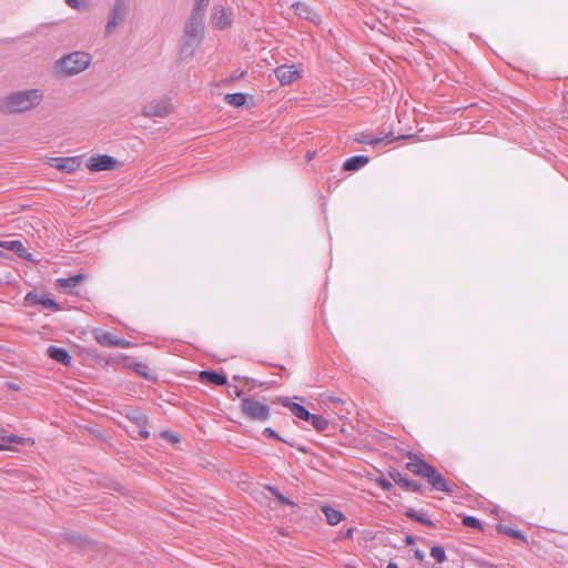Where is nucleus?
I'll list each match as a JSON object with an SVG mask.
<instances>
[{"instance_id": "f3484780", "label": "nucleus", "mask_w": 568, "mask_h": 568, "mask_svg": "<svg viewBox=\"0 0 568 568\" xmlns=\"http://www.w3.org/2000/svg\"><path fill=\"white\" fill-rule=\"evenodd\" d=\"M47 355L51 359H53L60 364H63L65 366H69L72 361V357H71L70 353L67 351V348L54 346V345H50L47 348Z\"/></svg>"}, {"instance_id": "c85d7f7f", "label": "nucleus", "mask_w": 568, "mask_h": 568, "mask_svg": "<svg viewBox=\"0 0 568 568\" xmlns=\"http://www.w3.org/2000/svg\"><path fill=\"white\" fill-rule=\"evenodd\" d=\"M133 371L145 379L153 381L155 379L154 374L151 372L150 367L144 363H134Z\"/></svg>"}, {"instance_id": "0eeeda50", "label": "nucleus", "mask_w": 568, "mask_h": 568, "mask_svg": "<svg viewBox=\"0 0 568 568\" xmlns=\"http://www.w3.org/2000/svg\"><path fill=\"white\" fill-rule=\"evenodd\" d=\"M116 163L118 161L113 156L108 154H99L89 158L87 168L92 172L110 171L115 168Z\"/></svg>"}, {"instance_id": "c756f323", "label": "nucleus", "mask_w": 568, "mask_h": 568, "mask_svg": "<svg viewBox=\"0 0 568 568\" xmlns=\"http://www.w3.org/2000/svg\"><path fill=\"white\" fill-rule=\"evenodd\" d=\"M498 531L504 534V535H507L509 537H513V538L526 540V536L524 535L523 531L517 530V529H515L513 527H509V526L499 525L498 526Z\"/></svg>"}, {"instance_id": "7c9ffc66", "label": "nucleus", "mask_w": 568, "mask_h": 568, "mask_svg": "<svg viewBox=\"0 0 568 568\" xmlns=\"http://www.w3.org/2000/svg\"><path fill=\"white\" fill-rule=\"evenodd\" d=\"M462 523L465 527L483 530L480 520L475 516H465Z\"/></svg>"}, {"instance_id": "2eb2a0df", "label": "nucleus", "mask_w": 568, "mask_h": 568, "mask_svg": "<svg viewBox=\"0 0 568 568\" xmlns=\"http://www.w3.org/2000/svg\"><path fill=\"white\" fill-rule=\"evenodd\" d=\"M292 7L294 8L295 14L298 18L305 19L313 23L321 22L320 16L308 4H306L304 2H295V3H293Z\"/></svg>"}, {"instance_id": "37998d69", "label": "nucleus", "mask_w": 568, "mask_h": 568, "mask_svg": "<svg viewBox=\"0 0 568 568\" xmlns=\"http://www.w3.org/2000/svg\"><path fill=\"white\" fill-rule=\"evenodd\" d=\"M405 542L407 545H413L415 542V538L413 536H406Z\"/></svg>"}, {"instance_id": "412c9836", "label": "nucleus", "mask_w": 568, "mask_h": 568, "mask_svg": "<svg viewBox=\"0 0 568 568\" xmlns=\"http://www.w3.org/2000/svg\"><path fill=\"white\" fill-rule=\"evenodd\" d=\"M84 280V274H75L69 277H60L57 280V286L59 288L75 287Z\"/></svg>"}, {"instance_id": "5701e85b", "label": "nucleus", "mask_w": 568, "mask_h": 568, "mask_svg": "<svg viewBox=\"0 0 568 568\" xmlns=\"http://www.w3.org/2000/svg\"><path fill=\"white\" fill-rule=\"evenodd\" d=\"M94 337H95V341L101 346L114 347V342H115L116 335H114L110 332H106V331H97L94 333Z\"/></svg>"}, {"instance_id": "f03ea898", "label": "nucleus", "mask_w": 568, "mask_h": 568, "mask_svg": "<svg viewBox=\"0 0 568 568\" xmlns=\"http://www.w3.org/2000/svg\"><path fill=\"white\" fill-rule=\"evenodd\" d=\"M90 61V54L77 51L61 58L57 62V69L63 74L73 75L84 71L89 67Z\"/></svg>"}, {"instance_id": "20e7f679", "label": "nucleus", "mask_w": 568, "mask_h": 568, "mask_svg": "<svg viewBox=\"0 0 568 568\" xmlns=\"http://www.w3.org/2000/svg\"><path fill=\"white\" fill-rule=\"evenodd\" d=\"M128 13V3L124 0H115L109 9L108 21L104 28L105 34H112L115 29L125 20Z\"/></svg>"}, {"instance_id": "6e6552de", "label": "nucleus", "mask_w": 568, "mask_h": 568, "mask_svg": "<svg viewBox=\"0 0 568 568\" xmlns=\"http://www.w3.org/2000/svg\"><path fill=\"white\" fill-rule=\"evenodd\" d=\"M48 164L61 172L73 173L80 168L81 162L78 156L50 158Z\"/></svg>"}, {"instance_id": "a18cd8bd", "label": "nucleus", "mask_w": 568, "mask_h": 568, "mask_svg": "<svg viewBox=\"0 0 568 568\" xmlns=\"http://www.w3.org/2000/svg\"><path fill=\"white\" fill-rule=\"evenodd\" d=\"M297 449H298V450H301V452H303V453H306V449H305V448H303V447H298Z\"/></svg>"}, {"instance_id": "a19ab883", "label": "nucleus", "mask_w": 568, "mask_h": 568, "mask_svg": "<svg viewBox=\"0 0 568 568\" xmlns=\"http://www.w3.org/2000/svg\"><path fill=\"white\" fill-rule=\"evenodd\" d=\"M22 243L20 241H12L10 243V248L13 250V251H18L20 248H22Z\"/></svg>"}, {"instance_id": "b1692460", "label": "nucleus", "mask_w": 568, "mask_h": 568, "mask_svg": "<svg viewBox=\"0 0 568 568\" xmlns=\"http://www.w3.org/2000/svg\"><path fill=\"white\" fill-rule=\"evenodd\" d=\"M405 515L409 518V519H413L419 524H423L427 527H435V523L427 518L423 513L414 509V508H409L408 510H406Z\"/></svg>"}, {"instance_id": "473e14b6", "label": "nucleus", "mask_w": 568, "mask_h": 568, "mask_svg": "<svg viewBox=\"0 0 568 568\" xmlns=\"http://www.w3.org/2000/svg\"><path fill=\"white\" fill-rule=\"evenodd\" d=\"M263 435L266 436V437H271V438H275L277 440H281V442H284L291 446H293L292 443H288L287 440H285L284 438H282L273 428L271 427H266L264 428L263 430Z\"/></svg>"}, {"instance_id": "cd10ccee", "label": "nucleus", "mask_w": 568, "mask_h": 568, "mask_svg": "<svg viewBox=\"0 0 568 568\" xmlns=\"http://www.w3.org/2000/svg\"><path fill=\"white\" fill-rule=\"evenodd\" d=\"M224 101L232 106H243L246 102V95L244 93H229L224 97Z\"/></svg>"}, {"instance_id": "dca6fc26", "label": "nucleus", "mask_w": 568, "mask_h": 568, "mask_svg": "<svg viewBox=\"0 0 568 568\" xmlns=\"http://www.w3.org/2000/svg\"><path fill=\"white\" fill-rule=\"evenodd\" d=\"M28 438L9 434L6 429L0 428V450L11 449L13 445H24Z\"/></svg>"}, {"instance_id": "f8f14e48", "label": "nucleus", "mask_w": 568, "mask_h": 568, "mask_svg": "<svg viewBox=\"0 0 568 568\" xmlns=\"http://www.w3.org/2000/svg\"><path fill=\"white\" fill-rule=\"evenodd\" d=\"M126 417L136 425L141 438L146 439L150 437V433L146 429L148 417L144 413L139 409H132L128 413Z\"/></svg>"}, {"instance_id": "39448f33", "label": "nucleus", "mask_w": 568, "mask_h": 568, "mask_svg": "<svg viewBox=\"0 0 568 568\" xmlns=\"http://www.w3.org/2000/svg\"><path fill=\"white\" fill-rule=\"evenodd\" d=\"M172 103L169 98H160L150 101L143 109L142 115L145 118H164L172 112Z\"/></svg>"}, {"instance_id": "bb28decb", "label": "nucleus", "mask_w": 568, "mask_h": 568, "mask_svg": "<svg viewBox=\"0 0 568 568\" xmlns=\"http://www.w3.org/2000/svg\"><path fill=\"white\" fill-rule=\"evenodd\" d=\"M317 432H324L328 428V420L323 415L311 414L307 420Z\"/></svg>"}, {"instance_id": "6ab92c4d", "label": "nucleus", "mask_w": 568, "mask_h": 568, "mask_svg": "<svg viewBox=\"0 0 568 568\" xmlns=\"http://www.w3.org/2000/svg\"><path fill=\"white\" fill-rule=\"evenodd\" d=\"M200 377L202 382H206L219 386L227 384L226 376L214 371H203L201 372Z\"/></svg>"}, {"instance_id": "a211bd4d", "label": "nucleus", "mask_w": 568, "mask_h": 568, "mask_svg": "<svg viewBox=\"0 0 568 568\" xmlns=\"http://www.w3.org/2000/svg\"><path fill=\"white\" fill-rule=\"evenodd\" d=\"M429 464L424 459L418 458L416 455L409 457V462L406 464V469L414 475L424 476Z\"/></svg>"}, {"instance_id": "9d476101", "label": "nucleus", "mask_w": 568, "mask_h": 568, "mask_svg": "<svg viewBox=\"0 0 568 568\" xmlns=\"http://www.w3.org/2000/svg\"><path fill=\"white\" fill-rule=\"evenodd\" d=\"M24 302L28 305H42L44 308L52 311H60V305L52 298L45 296V294H39L34 291L27 293Z\"/></svg>"}, {"instance_id": "e433bc0d", "label": "nucleus", "mask_w": 568, "mask_h": 568, "mask_svg": "<svg viewBox=\"0 0 568 568\" xmlns=\"http://www.w3.org/2000/svg\"><path fill=\"white\" fill-rule=\"evenodd\" d=\"M210 0H195L194 2V9L200 11H206V8L209 6Z\"/></svg>"}, {"instance_id": "4468645a", "label": "nucleus", "mask_w": 568, "mask_h": 568, "mask_svg": "<svg viewBox=\"0 0 568 568\" xmlns=\"http://www.w3.org/2000/svg\"><path fill=\"white\" fill-rule=\"evenodd\" d=\"M203 23L191 22L189 21L185 27V36L189 40L182 47V53L186 51L189 47L192 45L193 41L200 40L203 34Z\"/></svg>"}, {"instance_id": "aec40b11", "label": "nucleus", "mask_w": 568, "mask_h": 568, "mask_svg": "<svg viewBox=\"0 0 568 568\" xmlns=\"http://www.w3.org/2000/svg\"><path fill=\"white\" fill-rule=\"evenodd\" d=\"M369 162L368 156L366 155H355L347 159L343 164V170L345 171H356L364 168Z\"/></svg>"}, {"instance_id": "2f4dec72", "label": "nucleus", "mask_w": 568, "mask_h": 568, "mask_svg": "<svg viewBox=\"0 0 568 568\" xmlns=\"http://www.w3.org/2000/svg\"><path fill=\"white\" fill-rule=\"evenodd\" d=\"M430 556L439 564L447 559L445 549L442 546H433L430 548Z\"/></svg>"}, {"instance_id": "ddd939ff", "label": "nucleus", "mask_w": 568, "mask_h": 568, "mask_svg": "<svg viewBox=\"0 0 568 568\" xmlns=\"http://www.w3.org/2000/svg\"><path fill=\"white\" fill-rule=\"evenodd\" d=\"M275 75L282 85H287L300 77V71L295 65H281L275 69Z\"/></svg>"}, {"instance_id": "c9c22d12", "label": "nucleus", "mask_w": 568, "mask_h": 568, "mask_svg": "<svg viewBox=\"0 0 568 568\" xmlns=\"http://www.w3.org/2000/svg\"><path fill=\"white\" fill-rule=\"evenodd\" d=\"M204 13V11H200L193 8L189 21L203 23Z\"/></svg>"}, {"instance_id": "72a5a7b5", "label": "nucleus", "mask_w": 568, "mask_h": 568, "mask_svg": "<svg viewBox=\"0 0 568 568\" xmlns=\"http://www.w3.org/2000/svg\"><path fill=\"white\" fill-rule=\"evenodd\" d=\"M270 490L281 504L293 505V501L290 500L287 497L283 496L277 488L270 487Z\"/></svg>"}, {"instance_id": "a878e982", "label": "nucleus", "mask_w": 568, "mask_h": 568, "mask_svg": "<svg viewBox=\"0 0 568 568\" xmlns=\"http://www.w3.org/2000/svg\"><path fill=\"white\" fill-rule=\"evenodd\" d=\"M230 24L225 10L223 8H214V26L217 29H225Z\"/></svg>"}, {"instance_id": "393cba45", "label": "nucleus", "mask_w": 568, "mask_h": 568, "mask_svg": "<svg viewBox=\"0 0 568 568\" xmlns=\"http://www.w3.org/2000/svg\"><path fill=\"white\" fill-rule=\"evenodd\" d=\"M284 406L288 407L291 413L300 419L307 422L311 417V413L303 405L297 403H288L284 404Z\"/></svg>"}, {"instance_id": "4c0bfd02", "label": "nucleus", "mask_w": 568, "mask_h": 568, "mask_svg": "<svg viewBox=\"0 0 568 568\" xmlns=\"http://www.w3.org/2000/svg\"><path fill=\"white\" fill-rule=\"evenodd\" d=\"M377 484L384 490H390L392 487H393V484L389 480L385 479V478H379L377 480Z\"/></svg>"}, {"instance_id": "423d86ee", "label": "nucleus", "mask_w": 568, "mask_h": 568, "mask_svg": "<svg viewBox=\"0 0 568 568\" xmlns=\"http://www.w3.org/2000/svg\"><path fill=\"white\" fill-rule=\"evenodd\" d=\"M432 487L444 493H453L455 485L449 483L433 465L429 464L424 476Z\"/></svg>"}, {"instance_id": "4be33fe9", "label": "nucleus", "mask_w": 568, "mask_h": 568, "mask_svg": "<svg viewBox=\"0 0 568 568\" xmlns=\"http://www.w3.org/2000/svg\"><path fill=\"white\" fill-rule=\"evenodd\" d=\"M323 513L326 517V521L332 526L339 524L344 519L343 513L331 506H324Z\"/></svg>"}, {"instance_id": "7ed1b4c3", "label": "nucleus", "mask_w": 568, "mask_h": 568, "mask_svg": "<svg viewBox=\"0 0 568 568\" xmlns=\"http://www.w3.org/2000/svg\"><path fill=\"white\" fill-rule=\"evenodd\" d=\"M242 415L253 422H266L271 416V408L268 405L261 403L253 397H244L241 400Z\"/></svg>"}, {"instance_id": "ea45409f", "label": "nucleus", "mask_w": 568, "mask_h": 568, "mask_svg": "<svg viewBox=\"0 0 568 568\" xmlns=\"http://www.w3.org/2000/svg\"><path fill=\"white\" fill-rule=\"evenodd\" d=\"M414 556L420 562L425 559V554L420 549H415L414 550Z\"/></svg>"}, {"instance_id": "9b49d317", "label": "nucleus", "mask_w": 568, "mask_h": 568, "mask_svg": "<svg viewBox=\"0 0 568 568\" xmlns=\"http://www.w3.org/2000/svg\"><path fill=\"white\" fill-rule=\"evenodd\" d=\"M388 475L395 484L402 486L408 491H423V486L420 483L409 479L405 474L398 470H390Z\"/></svg>"}, {"instance_id": "58836bf2", "label": "nucleus", "mask_w": 568, "mask_h": 568, "mask_svg": "<svg viewBox=\"0 0 568 568\" xmlns=\"http://www.w3.org/2000/svg\"><path fill=\"white\" fill-rule=\"evenodd\" d=\"M131 345L130 342L121 338L119 336L115 337L114 347H129Z\"/></svg>"}, {"instance_id": "f704fd0d", "label": "nucleus", "mask_w": 568, "mask_h": 568, "mask_svg": "<svg viewBox=\"0 0 568 568\" xmlns=\"http://www.w3.org/2000/svg\"><path fill=\"white\" fill-rule=\"evenodd\" d=\"M64 2L70 8L77 9V10L83 9V8H85L88 6V1L87 0H64Z\"/></svg>"}, {"instance_id": "f257e3e1", "label": "nucleus", "mask_w": 568, "mask_h": 568, "mask_svg": "<svg viewBox=\"0 0 568 568\" xmlns=\"http://www.w3.org/2000/svg\"><path fill=\"white\" fill-rule=\"evenodd\" d=\"M43 100L39 89L12 92L0 100V111L7 114L22 113L38 106Z\"/></svg>"}, {"instance_id": "79ce46f5", "label": "nucleus", "mask_w": 568, "mask_h": 568, "mask_svg": "<svg viewBox=\"0 0 568 568\" xmlns=\"http://www.w3.org/2000/svg\"><path fill=\"white\" fill-rule=\"evenodd\" d=\"M233 394H234L235 397L240 398L243 395V390L241 388H239L237 386H234L233 387Z\"/></svg>"}, {"instance_id": "1a4fd4ad", "label": "nucleus", "mask_w": 568, "mask_h": 568, "mask_svg": "<svg viewBox=\"0 0 568 568\" xmlns=\"http://www.w3.org/2000/svg\"><path fill=\"white\" fill-rule=\"evenodd\" d=\"M399 139H405V136L400 135L398 138H395L392 132L384 136H373L369 133L362 132L355 138V141L361 144L377 146L379 144H384V145L390 144L394 141L399 140Z\"/></svg>"}, {"instance_id": "c03bdc74", "label": "nucleus", "mask_w": 568, "mask_h": 568, "mask_svg": "<svg viewBox=\"0 0 568 568\" xmlns=\"http://www.w3.org/2000/svg\"><path fill=\"white\" fill-rule=\"evenodd\" d=\"M386 568H399L396 562H389Z\"/></svg>"}]
</instances>
